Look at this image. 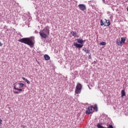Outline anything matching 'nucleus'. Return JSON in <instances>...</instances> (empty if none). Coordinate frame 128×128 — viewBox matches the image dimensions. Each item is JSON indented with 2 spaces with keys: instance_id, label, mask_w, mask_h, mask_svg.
Instances as JSON below:
<instances>
[{
  "instance_id": "nucleus-22",
  "label": "nucleus",
  "mask_w": 128,
  "mask_h": 128,
  "mask_svg": "<svg viewBox=\"0 0 128 128\" xmlns=\"http://www.w3.org/2000/svg\"><path fill=\"white\" fill-rule=\"evenodd\" d=\"M107 128H114V126L112 124H110Z\"/></svg>"
},
{
  "instance_id": "nucleus-9",
  "label": "nucleus",
  "mask_w": 128,
  "mask_h": 128,
  "mask_svg": "<svg viewBox=\"0 0 128 128\" xmlns=\"http://www.w3.org/2000/svg\"><path fill=\"white\" fill-rule=\"evenodd\" d=\"M77 42L78 44H84V42H86V40H82V39L78 38L77 39Z\"/></svg>"
},
{
  "instance_id": "nucleus-11",
  "label": "nucleus",
  "mask_w": 128,
  "mask_h": 128,
  "mask_svg": "<svg viewBox=\"0 0 128 128\" xmlns=\"http://www.w3.org/2000/svg\"><path fill=\"white\" fill-rule=\"evenodd\" d=\"M126 96V92L124 90H122L121 91V97Z\"/></svg>"
},
{
  "instance_id": "nucleus-1",
  "label": "nucleus",
  "mask_w": 128,
  "mask_h": 128,
  "mask_svg": "<svg viewBox=\"0 0 128 128\" xmlns=\"http://www.w3.org/2000/svg\"><path fill=\"white\" fill-rule=\"evenodd\" d=\"M18 42H22V44H28L30 46H34V38L30 37V38H25L20 39L18 40Z\"/></svg>"
},
{
  "instance_id": "nucleus-3",
  "label": "nucleus",
  "mask_w": 128,
  "mask_h": 128,
  "mask_svg": "<svg viewBox=\"0 0 128 128\" xmlns=\"http://www.w3.org/2000/svg\"><path fill=\"white\" fill-rule=\"evenodd\" d=\"M82 85L80 83L78 82L76 88L75 94H80L82 92Z\"/></svg>"
},
{
  "instance_id": "nucleus-20",
  "label": "nucleus",
  "mask_w": 128,
  "mask_h": 128,
  "mask_svg": "<svg viewBox=\"0 0 128 128\" xmlns=\"http://www.w3.org/2000/svg\"><path fill=\"white\" fill-rule=\"evenodd\" d=\"M84 50L86 52V54H88L90 52V50Z\"/></svg>"
},
{
  "instance_id": "nucleus-21",
  "label": "nucleus",
  "mask_w": 128,
  "mask_h": 128,
  "mask_svg": "<svg viewBox=\"0 0 128 128\" xmlns=\"http://www.w3.org/2000/svg\"><path fill=\"white\" fill-rule=\"evenodd\" d=\"M2 120L0 118V126H2Z\"/></svg>"
},
{
  "instance_id": "nucleus-14",
  "label": "nucleus",
  "mask_w": 128,
  "mask_h": 128,
  "mask_svg": "<svg viewBox=\"0 0 128 128\" xmlns=\"http://www.w3.org/2000/svg\"><path fill=\"white\" fill-rule=\"evenodd\" d=\"M23 80H24L28 84H30V82L28 80V79H26V78H22Z\"/></svg>"
},
{
  "instance_id": "nucleus-2",
  "label": "nucleus",
  "mask_w": 128,
  "mask_h": 128,
  "mask_svg": "<svg viewBox=\"0 0 128 128\" xmlns=\"http://www.w3.org/2000/svg\"><path fill=\"white\" fill-rule=\"evenodd\" d=\"M39 34L41 38L46 40L48 38V36L50 35V28L46 27Z\"/></svg>"
},
{
  "instance_id": "nucleus-18",
  "label": "nucleus",
  "mask_w": 128,
  "mask_h": 128,
  "mask_svg": "<svg viewBox=\"0 0 128 128\" xmlns=\"http://www.w3.org/2000/svg\"><path fill=\"white\" fill-rule=\"evenodd\" d=\"M100 46H106V42H101L100 43Z\"/></svg>"
},
{
  "instance_id": "nucleus-8",
  "label": "nucleus",
  "mask_w": 128,
  "mask_h": 128,
  "mask_svg": "<svg viewBox=\"0 0 128 128\" xmlns=\"http://www.w3.org/2000/svg\"><path fill=\"white\" fill-rule=\"evenodd\" d=\"M74 46H76V48H82V46H84V45L81 44H78V43H74Z\"/></svg>"
},
{
  "instance_id": "nucleus-7",
  "label": "nucleus",
  "mask_w": 128,
  "mask_h": 128,
  "mask_svg": "<svg viewBox=\"0 0 128 128\" xmlns=\"http://www.w3.org/2000/svg\"><path fill=\"white\" fill-rule=\"evenodd\" d=\"M116 44L120 46H122V41H120V38L116 39Z\"/></svg>"
},
{
  "instance_id": "nucleus-6",
  "label": "nucleus",
  "mask_w": 128,
  "mask_h": 128,
  "mask_svg": "<svg viewBox=\"0 0 128 128\" xmlns=\"http://www.w3.org/2000/svg\"><path fill=\"white\" fill-rule=\"evenodd\" d=\"M92 106H88L87 110L86 111V114H90L92 112Z\"/></svg>"
},
{
  "instance_id": "nucleus-19",
  "label": "nucleus",
  "mask_w": 128,
  "mask_h": 128,
  "mask_svg": "<svg viewBox=\"0 0 128 128\" xmlns=\"http://www.w3.org/2000/svg\"><path fill=\"white\" fill-rule=\"evenodd\" d=\"M19 88H23V86H24V84L22 83H19Z\"/></svg>"
},
{
  "instance_id": "nucleus-15",
  "label": "nucleus",
  "mask_w": 128,
  "mask_h": 128,
  "mask_svg": "<svg viewBox=\"0 0 128 128\" xmlns=\"http://www.w3.org/2000/svg\"><path fill=\"white\" fill-rule=\"evenodd\" d=\"M14 88L16 90H18L19 92H22V89L17 88L16 86H14Z\"/></svg>"
},
{
  "instance_id": "nucleus-13",
  "label": "nucleus",
  "mask_w": 128,
  "mask_h": 128,
  "mask_svg": "<svg viewBox=\"0 0 128 128\" xmlns=\"http://www.w3.org/2000/svg\"><path fill=\"white\" fill-rule=\"evenodd\" d=\"M96 126L98 128H107L106 127H104V126H102V124L100 123H98L97 124Z\"/></svg>"
},
{
  "instance_id": "nucleus-17",
  "label": "nucleus",
  "mask_w": 128,
  "mask_h": 128,
  "mask_svg": "<svg viewBox=\"0 0 128 128\" xmlns=\"http://www.w3.org/2000/svg\"><path fill=\"white\" fill-rule=\"evenodd\" d=\"M95 110L96 112H97L98 111V105H96V104L94 106V108L92 107Z\"/></svg>"
},
{
  "instance_id": "nucleus-16",
  "label": "nucleus",
  "mask_w": 128,
  "mask_h": 128,
  "mask_svg": "<svg viewBox=\"0 0 128 128\" xmlns=\"http://www.w3.org/2000/svg\"><path fill=\"white\" fill-rule=\"evenodd\" d=\"M71 34H72L73 36H74V38H76V32H72Z\"/></svg>"
},
{
  "instance_id": "nucleus-5",
  "label": "nucleus",
  "mask_w": 128,
  "mask_h": 128,
  "mask_svg": "<svg viewBox=\"0 0 128 128\" xmlns=\"http://www.w3.org/2000/svg\"><path fill=\"white\" fill-rule=\"evenodd\" d=\"M78 8H79L80 10H86V5L84 4H80L78 6Z\"/></svg>"
},
{
  "instance_id": "nucleus-4",
  "label": "nucleus",
  "mask_w": 128,
  "mask_h": 128,
  "mask_svg": "<svg viewBox=\"0 0 128 128\" xmlns=\"http://www.w3.org/2000/svg\"><path fill=\"white\" fill-rule=\"evenodd\" d=\"M100 26H110V20L104 19L103 20H100Z\"/></svg>"
},
{
  "instance_id": "nucleus-12",
  "label": "nucleus",
  "mask_w": 128,
  "mask_h": 128,
  "mask_svg": "<svg viewBox=\"0 0 128 128\" xmlns=\"http://www.w3.org/2000/svg\"><path fill=\"white\" fill-rule=\"evenodd\" d=\"M121 42L122 44H126V38H121Z\"/></svg>"
},
{
  "instance_id": "nucleus-23",
  "label": "nucleus",
  "mask_w": 128,
  "mask_h": 128,
  "mask_svg": "<svg viewBox=\"0 0 128 128\" xmlns=\"http://www.w3.org/2000/svg\"><path fill=\"white\" fill-rule=\"evenodd\" d=\"M14 94H20V92L17 91H14Z\"/></svg>"
},
{
  "instance_id": "nucleus-24",
  "label": "nucleus",
  "mask_w": 128,
  "mask_h": 128,
  "mask_svg": "<svg viewBox=\"0 0 128 128\" xmlns=\"http://www.w3.org/2000/svg\"><path fill=\"white\" fill-rule=\"evenodd\" d=\"M2 42H0V46H2Z\"/></svg>"
},
{
  "instance_id": "nucleus-10",
  "label": "nucleus",
  "mask_w": 128,
  "mask_h": 128,
  "mask_svg": "<svg viewBox=\"0 0 128 128\" xmlns=\"http://www.w3.org/2000/svg\"><path fill=\"white\" fill-rule=\"evenodd\" d=\"M44 58H45V60H50V57L48 54H45L44 55Z\"/></svg>"
},
{
  "instance_id": "nucleus-25",
  "label": "nucleus",
  "mask_w": 128,
  "mask_h": 128,
  "mask_svg": "<svg viewBox=\"0 0 128 128\" xmlns=\"http://www.w3.org/2000/svg\"><path fill=\"white\" fill-rule=\"evenodd\" d=\"M38 64H40V62H38Z\"/></svg>"
}]
</instances>
